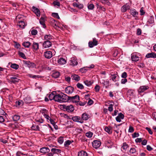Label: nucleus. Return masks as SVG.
<instances>
[{
    "label": "nucleus",
    "mask_w": 156,
    "mask_h": 156,
    "mask_svg": "<svg viewBox=\"0 0 156 156\" xmlns=\"http://www.w3.org/2000/svg\"><path fill=\"white\" fill-rule=\"evenodd\" d=\"M68 96L61 92L55 95V101L60 103L66 102L68 101Z\"/></svg>",
    "instance_id": "f257e3e1"
},
{
    "label": "nucleus",
    "mask_w": 156,
    "mask_h": 156,
    "mask_svg": "<svg viewBox=\"0 0 156 156\" xmlns=\"http://www.w3.org/2000/svg\"><path fill=\"white\" fill-rule=\"evenodd\" d=\"M68 101H72L73 103H78L80 101V97L78 95H76L74 96H68Z\"/></svg>",
    "instance_id": "f03ea898"
},
{
    "label": "nucleus",
    "mask_w": 156,
    "mask_h": 156,
    "mask_svg": "<svg viewBox=\"0 0 156 156\" xmlns=\"http://www.w3.org/2000/svg\"><path fill=\"white\" fill-rule=\"evenodd\" d=\"M110 77L112 81L115 82L118 81L119 79V76L117 72L111 73Z\"/></svg>",
    "instance_id": "7ed1b4c3"
},
{
    "label": "nucleus",
    "mask_w": 156,
    "mask_h": 156,
    "mask_svg": "<svg viewBox=\"0 0 156 156\" xmlns=\"http://www.w3.org/2000/svg\"><path fill=\"white\" fill-rule=\"evenodd\" d=\"M20 80L16 77L15 75L11 77L8 80V81L9 83H15L19 82Z\"/></svg>",
    "instance_id": "20e7f679"
},
{
    "label": "nucleus",
    "mask_w": 156,
    "mask_h": 156,
    "mask_svg": "<svg viewBox=\"0 0 156 156\" xmlns=\"http://www.w3.org/2000/svg\"><path fill=\"white\" fill-rule=\"evenodd\" d=\"M23 64H25L26 66H27L29 68H33L36 67V65L35 64L29 61L23 60Z\"/></svg>",
    "instance_id": "39448f33"
},
{
    "label": "nucleus",
    "mask_w": 156,
    "mask_h": 156,
    "mask_svg": "<svg viewBox=\"0 0 156 156\" xmlns=\"http://www.w3.org/2000/svg\"><path fill=\"white\" fill-rule=\"evenodd\" d=\"M63 106L64 109H65L66 111L69 112H73L74 109V107L71 105H64Z\"/></svg>",
    "instance_id": "423d86ee"
},
{
    "label": "nucleus",
    "mask_w": 156,
    "mask_h": 156,
    "mask_svg": "<svg viewBox=\"0 0 156 156\" xmlns=\"http://www.w3.org/2000/svg\"><path fill=\"white\" fill-rule=\"evenodd\" d=\"M98 44V41L95 38H93L92 41H90L88 43L89 46L90 48L96 46Z\"/></svg>",
    "instance_id": "0eeeda50"
},
{
    "label": "nucleus",
    "mask_w": 156,
    "mask_h": 156,
    "mask_svg": "<svg viewBox=\"0 0 156 156\" xmlns=\"http://www.w3.org/2000/svg\"><path fill=\"white\" fill-rule=\"evenodd\" d=\"M92 144L93 147L97 149L100 146L101 142L100 141L96 140L93 142Z\"/></svg>",
    "instance_id": "6e6552de"
},
{
    "label": "nucleus",
    "mask_w": 156,
    "mask_h": 156,
    "mask_svg": "<svg viewBox=\"0 0 156 156\" xmlns=\"http://www.w3.org/2000/svg\"><path fill=\"white\" fill-rule=\"evenodd\" d=\"M44 56L46 58L50 59L52 57V52L50 51H47L44 52Z\"/></svg>",
    "instance_id": "1a4fd4ad"
},
{
    "label": "nucleus",
    "mask_w": 156,
    "mask_h": 156,
    "mask_svg": "<svg viewBox=\"0 0 156 156\" xmlns=\"http://www.w3.org/2000/svg\"><path fill=\"white\" fill-rule=\"evenodd\" d=\"M74 88L71 86H68L65 88V91L66 93L68 94H72L74 91Z\"/></svg>",
    "instance_id": "9d476101"
},
{
    "label": "nucleus",
    "mask_w": 156,
    "mask_h": 156,
    "mask_svg": "<svg viewBox=\"0 0 156 156\" xmlns=\"http://www.w3.org/2000/svg\"><path fill=\"white\" fill-rule=\"evenodd\" d=\"M148 86H140L138 89V92L140 93H142L146 90L149 88Z\"/></svg>",
    "instance_id": "9b49d317"
},
{
    "label": "nucleus",
    "mask_w": 156,
    "mask_h": 156,
    "mask_svg": "<svg viewBox=\"0 0 156 156\" xmlns=\"http://www.w3.org/2000/svg\"><path fill=\"white\" fill-rule=\"evenodd\" d=\"M72 119L75 122H77L81 123H83V120H81L80 117L79 116H75L72 118Z\"/></svg>",
    "instance_id": "f8f14e48"
},
{
    "label": "nucleus",
    "mask_w": 156,
    "mask_h": 156,
    "mask_svg": "<svg viewBox=\"0 0 156 156\" xmlns=\"http://www.w3.org/2000/svg\"><path fill=\"white\" fill-rule=\"evenodd\" d=\"M69 64L70 65L73 66L77 65L78 64V62L76 61V59L74 57H73L71 58V59L70 61Z\"/></svg>",
    "instance_id": "ddd939ff"
},
{
    "label": "nucleus",
    "mask_w": 156,
    "mask_h": 156,
    "mask_svg": "<svg viewBox=\"0 0 156 156\" xmlns=\"http://www.w3.org/2000/svg\"><path fill=\"white\" fill-rule=\"evenodd\" d=\"M50 151V149L48 147H42L40 150V152L43 154L48 153Z\"/></svg>",
    "instance_id": "4468645a"
},
{
    "label": "nucleus",
    "mask_w": 156,
    "mask_h": 156,
    "mask_svg": "<svg viewBox=\"0 0 156 156\" xmlns=\"http://www.w3.org/2000/svg\"><path fill=\"white\" fill-rule=\"evenodd\" d=\"M51 43L49 41H44L43 44V47L45 48L50 47L51 46Z\"/></svg>",
    "instance_id": "2eb2a0df"
},
{
    "label": "nucleus",
    "mask_w": 156,
    "mask_h": 156,
    "mask_svg": "<svg viewBox=\"0 0 156 156\" xmlns=\"http://www.w3.org/2000/svg\"><path fill=\"white\" fill-rule=\"evenodd\" d=\"M124 115L122 113L119 114L118 116L116 118V120L117 122H120L121 119H123L124 118Z\"/></svg>",
    "instance_id": "dca6fc26"
},
{
    "label": "nucleus",
    "mask_w": 156,
    "mask_h": 156,
    "mask_svg": "<svg viewBox=\"0 0 156 156\" xmlns=\"http://www.w3.org/2000/svg\"><path fill=\"white\" fill-rule=\"evenodd\" d=\"M32 10L37 15V16L39 17L40 16V12L39 10L34 6L32 7Z\"/></svg>",
    "instance_id": "f3484780"
},
{
    "label": "nucleus",
    "mask_w": 156,
    "mask_h": 156,
    "mask_svg": "<svg viewBox=\"0 0 156 156\" xmlns=\"http://www.w3.org/2000/svg\"><path fill=\"white\" fill-rule=\"evenodd\" d=\"M129 147L128 145L126 143H123L121 147L122 150L123 151H125L127 150Z\"/></svg>",
    "instance_id": "a211bd4d"
},
{
    "label": "nucleus",
    "mask_w": 156,
    "mask_h": 156,
    "mask_svg": "<svg viewBox=\"0 0 156 156\" xmlns=\"http://www.w3.org/2000/svg\"><path fill=\"white\" fill-rule=\"evenodd\" d=\"M130 8L129 6L127 4L124 5L121 8V11L122 12H126L127 9H129Z\"/></svg>",
    "instance_id": "6ab92c4d"
},
{
    "label": "nucleus",
    "mask_w": 156,
    "mask_h": 156,
    "mask_svg": "<svg viewBox=\"0 0 156 156\" xmlns=\"http://www.w3.org/2000/svg\"><path fill=\"white\" fill-rule=\"evenodd\" d=\"M130 14L134 17L137 16L138 14V12L135 9H130Z\"/></svg>",
    "instance_id": "aec40b11"
},
{
    "label": "nucleus",
    "mask_w": 156,
    "mask_h": 156,
    "mask_svg": "<svg viewBox=\"0 0 156 156\" xmlns=\"http://www.w3.org/2000/svg\"><path fill=\"white\" fill-rule=\"evenodd\" d=\"M56 93L55 91H53L51 93L49 94L48 98L50 100H54L55 101V95Z\"/></svg>",
    "instance_id": "412c9836"
},
{
    "label": "nucleus",
    "mask_w": 156,
    "mask_h": 156,
    "mask_svg": "<svg viewBox=\"0 0 156 156\" xmlns=\"http://www.w3.org/2000/svg\"><path fill=\"white\" fill-rule=\"evenodd\" d=\"M90 117L89 115L85 113H83L81 115V120H87Z\"/></svg>",
    "instance_id": "4be33fe9"
},
{
    "label": "nucleus",
    "mask_w": 156,
    "mask_h": 156,
    "mask_svg": "<svg viewBox=\"0 0 156 156\" xmlns=\"http://www.w3.org/2000/svg\"><path fill=\"white\" fill-rule=\"evenodd\" d=\"M139 57L134 54L132 55L131 56V59L132 61L137 62L139 60Z\"/></svg>",
    "instance_id": "5701e85b"
},
{
    "label": "nucleus",
    "mask_w": 156,
    "mask_h": 156,
    "mask_svg": "<svg viewBox=\"0 0 156 156\" xmlns=\"http://www.w3.org/2000/svg\"><path fill=\"white\" fill-rule=\"evenodd\" d=\"M32 48L35 51H37L39 49V44L34 42L32 45Z\"/></svg>",
    "instance_id": "b1692460"
},
{
    "label": "nucleus",
    "mask_w": 156,
    "mask_h": 156,
    "mask_svg": "<svg viewBox=\"0 0 156 156\" xmlns=\"http://www.w3.org/2000/svg\"><path fill=\"white\" fill-rule=\"evenodd\" d=\"M9 64H11L10 67L13 69H14L16 70L19 67V65L16 63H11L9 62Z\"/></svg>",
    "instance_id": "393cba45"
},
{
    "label": "nucleus",
    "mask_w": 156,
    "mask_h": 156,
    "mask_svg": "<svg viewBox=\"0 0 156 156\" xmlns=\"http://www.w3.org/2000/svg\"><path fill=\"white\" fill-rule=\"evenodd\" d=\"M39 22L43 26V27L44 28H45L46 27L44 23L45 19L43 17H41L40 19Z\"/></svg>",
    "instance_id": "a878e982"
},
{
    "label": "nucleus",
    "mask_w": 156,
    "mask_h": 156,
    "mask_svg": "<svg viewBox=\"0 0 156 156\" xmlns=\"http://www.w3.org/2000/svg\"><path fill=\"white\" fill-rule=\"evenodd\" d=\"M24 100L25 102L27 104L30 103L32 101L31 99L29 96L27 97L24 99Z\"/></svg>",
    "instance_id": "bb28decb"
},
{
    "label": "nucleus",
    "mask_w": 156,
    "mask_h": 156,
    "mask_svg": "<svg viewBox=\"0 0 156 156\" xmlns=\"http://www.w3.org/2000/svg\"><path fill=\"white\" fill-rule=\"evenodd\" d=\"M51 151L52 152L53 154H59L61 152V150L59 149H57L53 148L51 149Z\"/></svg>",
    "instance_id": "cd10ccee"
},
{
    "label": "nucleus",
    "mask_w": 156,
    "mask_h": 156,
    "mask_svg": "<svg viewBox=\"0 0 156 156\" xmlns=\"http://www.w3.org/2000/svg\"><path fill=\"white\" fill-rule=\"evenodd\" d=\"M66 62L65 59L62 58H60L58 61V63L59 64L61 65L64 64L66 63Z\"/></svg>",
    "instance_id": "c85d7f7f"
},
{
    "label": "nucleus",
    "mask_w": 156,
    "mask_h": 156,
    "mask_svg": "<svg viewBox=\"0 0 156 156\" xmlns=\"http://www.w3.org/2000/svg\"><path fill=\"white\" fill-rule=\"evenodd\" d=\"M19 25L20 28L22 29L24 28L26 26L25 22L21 20L19 22Z\"/></svg>",
    "instance_id": "c756f323"
},
{
    "label": "nucleus",
    "mask_w": 156,
    "mask_h": 156,
    "mask_svg": "<svg viewBox=\"0 0 156 156\" xmlns=\"http://www.w3.org/2000/svg\"><path fill=\"white\" fill-rule=\"evenodd\" d=\"M78 156H87V153L85 151H81L78 153Z\"/></svg>",
    "instance_id": "7c9ffc66"
},
{
    "label": "nucleus",
    "mask_w": 156,
    "mask_h": 156,
    "mask_svg": "<svg viewBox=\"0 0 156 156\" xmlns=\"http://www.w3.org/2000/svg\"><path fill=\"white\" fill-rule=\"evenodd\" d=\"M32 130H39V127L38 125L33 124L31 127Z\"/></svg>",
    "instance_id": "2f4dec72"
},
{
    "label": "nucleus",
    "mask_w": 156,
    "mask_h": 156,
    "mask_svg": "<svg viewBox=\"0 0 156 156\" xmlns=\"http://www.w3.org/2000/svg\"><path fill=\"white\" fill-rule=\"evenodd\" d=\"M73 5L74 7H77L79 9H82L83 8V4L80 3H73Z\"/></svg>",
    "instance_id": "473e14b6"
},
{
    "label": "nucleus",
    "mask_w": 156,
    "mask_h": 156,
    "mask_svg": "<svg viewBox=\"0 0 156 156\" xmlns=\"http://www.w3.org/2000/svg\"><path fill=\"white\" fill-rule=\"evenodd\" d=\"M109 81L107 80H104L102 83V84L104 86H105L106 88H108L109 86Z\"/></svg>",
    "instance_id": "72a5a7b5"
},
{
    "label": "nucleus",
    "mask_w": 156,
    "mask_h": 156,
    "mask_svg": "<svg viewBox=\"0 0 156 156\" xmlns=\"http://www.w3.org/2000/svg\"><path fill=\"white\" fill-rule=\"evenodd\" d=\"M59 76V73L58 72H54L53 73L52 75V77L55 78H56L58 77Z\"/></svg>",
    "instance_id": "f704fd0d"
},
{
    "label": "nucleus",
    "mask_w": 156,
    "mask_h": 156,
    "mask_svg": "<svg viewBox=\"0 0 156 156\" xmlns=\"http://www.w3.org/2000/svg\"><path fill=\"white\" fill-rule=\"evenodd\" d=\"M72 79L76 81H78L80 80V76L76 74H74L72 75Z\"/></svg>",
    "instance_id": "c9c22d12"
},
{
    "label": "nucleus",
    "mask_w": 156,
    "mask_h": 156,
    "mask_svg": "<svg viewBox=\"0 0 156 156\" xmlns=\"http://www.w3.org/2000/svg\"><path fill=\"white\" fill-rule=\"evenodd\" d=\"M73 140H67L66 141L64 144V146L65 147H68L71 143L73 142Z\"/></svg>",
    "instance_id": "e433bc0d"
},
{
    "label": "nucleus",
    "mask_w": 156,
    "mask_h": 156,
    "mask_svg": "<svg viewBox=\"0 0 156 156\" xmlns=\"http://www.w3.org/2000/svg\"><path fill=\"white\" fill-rule=\"evenodd\" d=\"M105 130L109 134H111L112 132L111 128L110 127H106L105 128Z\"/></svg>",
    "instance_id": "4c0bfd02"
},
{
    "label": "nucleus",
    "mask_w": 156,
    "mask_h": 156,
    "mask_svg": "<svg viewBox=\"0 0 156 156\" xmlns=\"http://www.w3.org/2000/svg\"><path fill=\"white\" fill-rule=\"evenodd\" d=\"M148 23L151 24H152L154 23V17L153 16H150L148 20Z\"/></svg>",
    "instance_id": "58836bf2"
},
{
    "label": "nucleus",
    "mask_w": 156,
    "mask_h": 156,
    "mask_svg": "<svg viewBox=\"0 0 156 156\" xmlns=\"http://www.w3.org/2000/svg\"><path fill=\"white\" fill-rule=\"evenodd\" d=\"M51 22L52 23L51 25L53 27L56 28L57 27H58V26L57 25V22L55 20L52 19L51 20Z\"/></svg>",
    "instance_id": "ea45409f"
},
{
    "label": "nucleus",
    "mask_w": 156,
    "mask_h": 156,
    "mask_svg": "<svg viewBox=\"0 0 156 156\" xmlns=\"http://www.w3.org/2000/svg\"><path fill=\"white\" fill-rule=\"evenodd\" d=\"M31 43L29 41L25 42H23L22 44L26 48H29L30 46Z\"/></svg>",
    "instance_id": "a19ab883"
},
{
    "label": "nucleus",
    "mask_w": 156,
    "mask_h": 156,
    "mask_svg": "<svg viewBox=\"0 0 156 156\" xmlns=\"http://www.w3.org/2000/svg\"><path fill=\"white\" fill-rule=\"evenodd\" d=\"M52 36L50 35V34L46 35L44 36L45 40L47 41H49V40H50L52 39Z\"/></svg>",
    "instance_id": "79ce46f5"
},
{
    "label": "nucleus",
    "mask_w": 156,
    "mask_h": 156,
    "mask_svg": "<svg viewBox=\"0 0 156 156\" xmlns=\"http://www.w3.org/2000/svg\"><path fill=\"white\" fill-rule=\"evenodd\" d=\"M83 82L87 86H89L91 85L93 83V82H91V81L88 80L84 81Z\"/></svg>",
    "instance_id": "37998d69"
},
{
    "label": "nucleus",
    "mask_w": 156,
    "mask_h": 156,
    "mask_svg": "<svg viewBox=\"0 0 156 156\" xmlns=\"http://www.w3.org/2000/svg\"><path fill=\"white\" fill-rule=\"evenodd\" d=\"M28 76L30 77H31L34 79L39 78L41 77V76H40L33 75L31 74H28Z\"/></svg>",
    "instance_id": "c03bdc74"
},
{
    "label": "nucleus",
    "mask_w": 156,
    "mask_h": 156,
    "mask_svg": "<svg viewBox=\"0 0 156 156\" xmlns=\"http://www.w3.org/2000/svg\"><path fill=\"white\" fill-rule=\"evenodd\" d=\"M20 119V116L19 115H15L12 117V119L14 121H16Z\"/></svg>",
    "instance_id": "a18cd8bd"
},
{
    "label": "nucleus",
    "mask_w": 156,
    "mask_h": 156,
    "mask_svg": "<svg viewBox=\"0 0 156 156\" xmlns=\"http://www.w3.org/2000/svg\"><path fill=\"white\" fill-rule=\"evenodd\" d=\"M18 55L22 58H23L24 59H26V57L25 55V54L22 52L20 51H19L18 52Z\"/></svg>",
    "instance_id": "49530a36"
},
{
    "label": "nucleus",
    "mask_w": 156,
    "mask_h": 156,
    "mask_svg": "<svg viewBox=\"0 0 156 156\" xmlns=\"http://www.w3.org/2000/svg\"><path fill=\"white\" fill-rule=\"evenodd\" d=\"M93 133L92 132L89 131L86 134V136L88 138H91L93 136Z\"/></svg>",
    "instance_id": "de8ad7c7"
},
{
    "label": "nucleus",
    "mask_w": 156,
    "mask_h": 156,
    "mask_svg": "<svg viewBox=\"0 0 156 156\" xmlns=\"http://www.w3.org/2000/svg\"><path fill=\"white\" fill-rule=\"evenodd\" d=\"M76 86L78 88L80 89H83L84 88L83 85L79 83H77L76 84Z\"/></svg>",
    "instance_id": "09e8293b"
},
{
    "label": "nucleus",
    "mask_w": 156,
    "mask_h": 156,
    "mask_svg": "<svg viewBox=\"0 0 156 156\" xmlns=\"http://www.w3.org/2000/svg\"><path fill=\"white\" fill-rule=\"evenodd\" d=\"M63 138L62 136L60 137L58 139V142L60 144H62L63 142Z\"/></svg>",
    "instance_id": "8fccbe9b"
},
{
    "label": "nucleus",
    "mask_w": 156,
    "mask_h": 156,
    "mask_svg": "<svg viewBox=\"0 0 156 156\" xmlns=\"http://www.w3.org/2000/svg\"><path fill=\"white\" fill-rule=\"evenodd\" d=\"M52 15L54 17L57 18L58 19H60L58 14L57 13H53L52 14Z\"/></svg>",
    "instance_id": "3c124183"
},
{
    "label": "nucleus",
    "mask_w": 156,
    "mask_h": 156,
    "mask_svg": "<svg viewBox=\"0 0 156 156\" xmlns=\"http://www.w3.org/2000/svg\"><path fill=\"white\" fill-rule=\"evenodd\" d=\"M23 103V102L22 101H19L16 102V105L18 106L22 105Z\"/></svg>",
    "instance_id": "603ef678"
},
{
    "label": "nucleus",
    "mask_w": 156,
    "mask_h": 156,
    "mask_svg": "<svg viewBox=\"0 0 156 156\" xmlns=\"http://www.w3.org/2000/svg\"><path fill=\"white\" fill-rule=\"evenodd\" d=\"M100 86H99L98 85L96 84L94 87V89L95 90V91L97 92H99L100 90Z\"/></svg>",
    "instance_id": "864d4df0"
},
{
    "label": "nucleus",
    "mask_w": 156,
    "mask_h": 156,
    "mask_svg": "<svg viewBox=\"0 0 156 156\" xmlns=\"http://www.w3.org/2000/svg\"><path fill=\"white\" fill-rule=\"evenodd\" d=\"M145 57L147 58H152V52L147 54Z\"/></svg>",
    "instance_id": "5fc2aeb1"
},
{
    "label": "nucleus",
    "mask_w": 156,
    "mask_h": 156,
    "mask_svg": "<svg viewBox=\"0 0 156 156\" xmlns=\"http://www.w3.org/2000/svg\"><path fill=\"white\" fill-rule=\"evenodd\" d=\"M105 144H109L110 145H112L113 144V143L111 140L107 139L105 141Z\"/></svg>",
    "instance_id": "6e6d98bb"
},
{
    "label": "nucleus",
    "mask_w": 156,
    "mask_h": 156,
    "mask_svg": "<svg viewBox=\"0 0 156 156\" xmlns=\"http://www.w3.org/2000/svg\"><path fill=\"white\" fill-rule=\"evenodd\" d=\"M130 153L132 154L135 153L136 152V149L134 148H131L130 150Z\"/></svg>",
    "instance_id": "4d7b16f0"
},
{
    "label": "nucleus",
    "mask_w": 156,
    "mask_h": 156,
    "mask_svg": "<svg viewBox=\"0 0 156 156\" xmlns=\"http://www.w3.org/2000/svg\"><path fill=\"white\" fill-rule=\"evenodd\" d=\"M37 30L33 29L31 31V34L33 35H35L37 34Z\"/></svg>",
    "instance_id": "13d9d810"
},
{
    "label": "nucleus",
    "mask_w": 156,
    "mask_h": 156,
    "mask_svg": "<svg viewBox=\"0 0 156 156\" xmlns=\"http://www.w3.org/2000/svg\"><path fill=\"white\" fill-rule=\"evenodd\" d=\"M134 131V129L131 126H130L128 130L129 132L132 133Z\"/></svg>",
    "instance_id": "bf43d9fd"
},
{
    "label": "nucleus",
    "mask_w": 156,
    "mask_h": 156,
    "mask_svg": "<svg viewBox=\"0 0 156 156\" xmlns=\"http://www.w3.org/2000/svg\"><path fill=\"white\" fill-rule=\"evenodd\" d=\"M94 8V5L93 4H90L88 5V9L90 10L93 9Z\"/></svg>",
    "instance_id": "052dcab7"
},
{
    "label": "nucleus",
    "mask_w": 156,
    "mask_h": 156,
    "mask_svg": "<svg viewBox=\"0 0 156 156\" xmlns=\"http://www.w3.org/2000/svg\"><path fill=\"white\" fill-rule=\"evenodd\" d=\"M121 76L122 78H126L127 77V74L126 73V72H124L122 74Z\"/></svg>",
    "instance_id": "680f3d73"
},
{
    "label": "nucleus",
    "mask_w": 156,
    "mask_h": 156,
    "mask_svg": "<svg viewBox=\"0 0 156 156\" xmlns=\"http://www.w3.org/2000/svg\"><path fill=\"white\" fill-rule=\"evenodd\" d=\"M86 101H84V102H83L81 101L79 102H79L77 103V104H79V105L81 106H84L86 104Z\"/></svg>",
    "instance_id": "e2e57ef3"
},
{
    "label": "nucleus",
    "mask_w": 156,
    "mask_h": 156,
    "mask_svg": "<svg viewBox=\"0 0 156 156\" xmlns=\"http://www.w3.org/2000/svg\"><path fill=\"white\" fill-rule=\"evenodd\" d=\"M48 111L45 108H43L40 111L41 112L42 114H45L47 113L48 112Z\"/></svg>",
    "instance_id": "0e129e2a"
},
{
    "label": "nucleus",
    "mask_w": 156,
    "mask_h": 156,
    "mask_svg": "<svg viewBox=\"0 0 156 156\" xmlns=\"http://www.w3.org/2000/svg\"><path fill=\"white\" fill-rule=\"evenodd\" d=\"M142 30L140 28H138L137 30L136 34L138 35H140L141 34Z\"/></svg>",
    "instance_id": "69168bd1"
},
{
    "label": "nucleus",
    "mask_w": 156,
    "mask_h": 156,
    "mask_svg": "<svg viewBox=\"0 0 156 156\" xmlns=\"http://www.w3.org/2000/svg\"><path fill=\"white\" fill-rule=\"evenodd\" d=\"M139 135V134L138 133L135 132L132 134V137L133 138H134L138 137Z\"/></svg>",
    "instance_id": "338daca9"
},
{
    "label": "nucleus",
    "mask_w": 156,
    "mask_h": 156,
    "mask_svg": "<svg viewBox=\"0 0 156 156\" xmlns=\"http://www.w3.org/2000/svg\"><path fill=\"white\" fill-rule=\"evenodd\" d=\"M145 129L147 130L148 131V132L150 134H153V132H152V131L151 130V129L150 128H149V127H146Z\"/></svg>",
    "instance_id": "774afa93"
}]
</instances>
